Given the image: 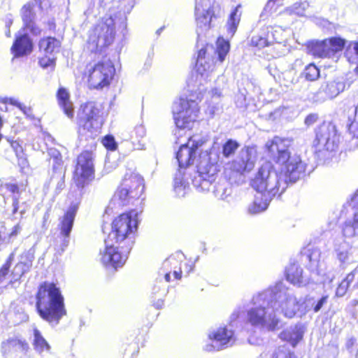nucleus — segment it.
Returning a JSON list of instances; mask_svg holds the SVG:
<instances>
[{
    "mask_svg": "<svg viewBox=\"0 0 358 358\" xmlns=\"http://www.w3.org/2000/svg\"><path fill=\"white\" fill-rule=\"evenodd\" d=\"M310 301L308 296L298 299L292 289L278 282L253 297L254 307L248 310V322L253 327L273 331L280 323L278 314L289 319L296 314L305 315L310 310Z\"/></svg>",
    "mask_w": 358,
    "mask_h": 358,
    "instance_id": "obj_1",
    "label": "nucleus"
},
{
    "mask_svg": "<svg viewBox=\"0 0 358 358\" xmlns=\"http://www.w3.org/2000/svg\"><path fill=\"white\" fill-rule=\"evenodd\" d=\"M136 210L122 213L112 223V229L105 240V248L100 250V261L106 267H122L134 244L138 227Z\"/></svg>",
    "mask_w": 358,
    "mask_h": 358,
    "instance_id": "obj_2",
    "label": "nucleus"
},
{
    "mask_svg": "<svg viewBox=\"0 0 358 358\" xmlns=\"http://www.w3.org/2000/svg\"><path fill=\"white\" fill-rule=\"evenodd\" d=\"M207 48H202L198 52L196 69L193 74L194 83L193 87H198L194 94L180 96L176 100L172 106V113L176 127L180 129H189L196 120L199 113V102L202 99L200 86L204 85L214 71L213 60L206 56Z\"/></svg>",
    "mask_w": 358,
    "mask_h": 358,
    "instance_id": "obj_3",
    "label": "nucleus"
},
{
    "mask_svg": "<svg viewBox=\"0 0 358 358\" xmlns=\"http://www.w3.org/2000/svg\"><path fill=\"white\" fill-rule=\"evenodd\" d=\"M252 187L261 194L256 196L254 202L248 208L251 215L265 210L272 198L282 194L287 187V180L282 173L278 172L273 166L266 162L261 166L251 180Z\"/></svg>",
    "mask_w": 358,
    "mask_h": 358,
    "instance_id": "obj_4",
    "label": "nucleus"
},
{
    "mask_svg": "<svg viewBox=\"0 0 358 358\" xmlns=\"http://www.w3.org/2000/svg\"><path fill=\"white\" fill-rule=\"evenodd\" d=\"M36 300L39 315L52 325L57 324L66 314L64 297L54 283H43L38 288Z\"/></svg>",
    "mask_w": 358,
    "mask_h": 358,
    "instance_id": "obj_5",
    "label": "nucleus"
},
{
    "mask_svg": "<svg viewBox=\"0 0 358 358\" xmlns=\"http://www.w3.org/2000/svg\"><path fill=\"white\" fill-rule=\"evenodd\" d=\"M290 141L286 138L275 136L266 143L268 155L277 164L285 166V179L289 178L290 181L295 182L304 174L306 164L299 155H290L289 147Z\"/></svg>",
    "mask_w": 358,
    "mask_h": 358,
    "instance_id": "obj_6",
    "label": "nucleus"
},
{
    "mask_svg": "<svg viewBox=\"0 0 358 358\" xmlns=\"http://www.w3.org/2000/svg\"><path fill=\"white\" fill-rule=\"evenodd\" d=\"M217 156L213 153L205 154L201 157L197 171L192 178V185L198 192H208L215 182L217 173Z\"/></svg>",
    "mask_w": 358,
    "mask_h": 358,
    "instance_id": "obj_7",
    "label": "nucleus"
},
{
    "mask_svg": "<svg viewBox=\"0 0 358 358\" xmlns=\"http://www.w3.org/2000/svg\"><path fill=\"white\" fill-rule=\"evenodd\" d=\"M115 20L108 15L103 17L90 31L87 49L93 52L110 45L115 35Z\"/></svg>",
    "mask_w": 358,
    "mask_h": 358,
    "instance_id": "obj_8",
    "label": "nucleus"
},
{
    "mask_svg": "<svg viewBox=\"0 0 358 358\" xmlns=\"http://www.w3.org/2000/svg\"><path fill=\"white\" fill-rule=\"evenodd\" d=\"M78 124L80 134L90 138L96 136L103 124L99 105L91 101L81 106Z\"/></svg>",
    "mask_w": 358,
    "mask_h": 358,
    "instance_id": "obj_9",
    "label": "nucleus"
},
{
    "mask_svg": "<svg viewBox=\"0 0 358 358\" xmlns=\"http://www.w3.org/2000/svg\"><path fill=\"white\" fill-rule=\"evenodd\" d=\"M257 158V150L253 147H245L241 150L237 157L229 163L224 170L226 176L232 180L245 171H250L255 166Z\"/></svg>",
    "mask_w": 358,
    "mask_h": 358,
    "instance_id": "obj_10",
    "label": "nucleus"
},
{
    "mask_svg": "<svg viewBox=\"0 0 358 358\" xmlns=\"http://www.w3.org/2000/svg\"><path fill=\"white\" fill-rule=\"evenodd\" d=\"M115 69L110 60L97 62L88 69V83L91 87L102 89L110 85Z\"/></svg>",
    "mask_w": 358,
    "mask_h": 358,
    "instance_id": "obj_11",
    "label": "nucleus"
},
{
    "mask_svg": "<svg viewBox=\"0 0 358 358\" xmlns=\"http://www.w3.org/2000/svg\"><path fill=\"white\" fill-rule=\"evenodd\" d=\"M340 135L335 125L321 126L316 132L313 146L316 151L334 152L338 148Z\"/></svg>",
    "mask_w": 358,
    "mask_h": 358,
    "instance_id": "obj_12",
    "label": "nucleus"
},
{
    "mask_svg": "<svg viewBox=\"0 0 358 358\" xmlns=\"http://www.w3.org/2000/svg\"><path fill=\"white\" fill-rule=\"evenodd\" d=\"M208 342L203 346L206 352L220 351L231 347L236 342L233 330L226 327H220L210 331L208 334Z\"/></svg>",
    "mask_w": 358,
    "mask_h": 358,
    "instance_id": "obj_13",
    "label": "nucleus"
},
{
    "mask_svg": "<svg viewBox=\"0 0 358 358\" xmlns=\"http://www.w3.org/2000/svg\"><path fill=\"white\" fill-rule=\"evenodd\" d=\"M345 45V41L339 37H332L323 41L313 42L309 46V52L315 57L337 59L336 54Z\"/></svg>",
    "mask_w": 358,
    "mask_h": 358,
    "instance_id": "obj_14",
    "label": "nucleus"
},
{
    "mask_svg": "<svg viewBox=\"0 0 358 358\" xmlns=\"http://www.w3.org/2000/svg\"><path fill=\"white\" fill-rule=\"evenodd\" d=\"M94 154L89 151H85L78 157L74 179L78 185H83L85 180L93 176L94 172Z\"/></svg>",
    "mask_w": 358,
    "mask_h": 358,
    "instance_id": "obj_15",
    "label": "nucleus"
},
{
    "mask_svg": "<svg viewBox=\"0 0 358 358\" xmlns=\"http://www.w3.org/2000/svg\"><path fill=\"white\" fill-rule=\"evenodd\" d=\"M214 13L210 0H196L194 15L198 29L201 31L210 28Z\"/></svg>",
    "mask_w": 358,
    "mask_h": 358,
    "instance_id": "obj_16",
    "label": "nucleus"
},
{
    "mask_svg": "<svg viewBox=\"0 0 358 358\" xmlns=\"http://www.w3.org/2000/svg\"><path fill=\"white\" fill-rule=\"evenodd\" d=\"M345 89V83L339 79L328 81L321 85L315 97L316 101H319L332 99L343 92Z\"/></svg>",
    "mask_w": 358,
    "mask_h": 358,
    "instance_id": "obj_17",
    "label": "nucleus"
},
{
    "mask_svg": "<svg viewBox=\"0 0 358 358\" xmlns=\"http://www.w3.org/2000/svg\"><path fill=\"white\" fill-rule=\"evenodd\" d=\"M78 209V203L71 204L64 215L60 218L59 228L60 234L64 238L62 243V250L69 245V236L71 231Z\"/></svg>",
    "mask_w": 358,
    "mask_h": 358,
    "instance_id": "obj_18",
    "label": "nucleus"
},
{
    "mask_svg": "<svg viewBox=\"0 0 358 358\" xmlns=\"http://www.w3.org/2000/svg\"><path fill=\"white\" fill-rule=\"evenodd\" d=\"M185 259L184 255L178 252L174 255L168 257L162 264V269L165 272L164 278L166 282L171 280L170 273L173 271V274L176 279H180L182 274V262Z\"/></svg>",
    "mask_w": 358,
    "mask_h": 358,
    "instance_id": "obj_19",
    "label": "nucleus"
},
{
    "mask_svg": "<svg viewBox=\"0 0 358 358\" xmlns=\"http://www.w3.org/2000/svg\"><path fill=\"white\" fill-rule=\"evenodd\" d=\"M31 343L35 352L41 358H48L52 354V347L40 330L33 327Z\"/></svg>",
    "mask_w": 358,
    "mask_h": 358,
    "instance_id": "obj_20",
    "label": "nucleus"
},
{
    "mask_svg": "<svg viewBox=\"0 0 358 358\" xmlns=\"http://www.w3.org/2000/svg\"><path fill=\"white\" fill-rule=\"evenodd\" d=\"M196 146H194V143L191 138H189L187 143L180 145L176 155L179 170H182L193 162L196 156Z\"/></svg>",
    "mask_w": 358,
    "mask_h": 358,
    "instance_id": "obj_21",
    "label": "nucleus"
},
{
    "mask_svg": "<svg viewBox=\"0 0 358 358\" xmlns=\"http://www.w3.org/2000/svg\"><path fill=\"white\" fill-rule=\"evenodd\" d=\"M334 250L337 259L343 267L357 261V257L355 254V250L345 241L339 243L336 242L334 245Z\"/></svg>",
    "mask_w": 358,
    "mask_h": 358,
    "instance_id": "obj_22",
    "label": "nucleus"
},
{
    "mask_svg": "<svg viewBox=\"0 0 358 358\" xmlns=\"http://www.w3.org/2000/svg\"><path fill=\"white\" fill-rule=\"evenodd\" d=\"M121 185L129 189L134 197H140L143 192V179L136 173H127Z\"/></svg>",
    "mask_w": 358,
    "mask_h": 358,
    "instance_id": "obj_23",
    "label": "nucleus"
},
{
    "mask_svg": "<svg viewBox=\"0 0 358 358\" xmlns=\"http://www.w3.org/2000/svg\"><path fill=\"white\" fill-rule=\"evenodd\" d=\"M192 176L179 170L174 178L173 191L178 197H184L190 190L189 178Z\"/></svg>",
    "mask_w": 358,
    "mask_h": 358,
    "instance_id": "obj_24",
    "label": "nucleus"
},
{
    "mask_svg": "<svg viewBox=\"0 0 358 358\" xmlns=\"http://www.w3.org/2000/svg\"><path fill=\"white\" fill-rule=\"evenodd\" d=\"M287 280L294 285L303 287L309 283V278L303 275V271L296 264H290L286 270Z\"/></svg>",
    "mask_w": 358,
    "mask_h": 358,
    "instance_id": "obj_25",
    "label": "nucleus"
},
{
    "mask_svg": "<svg viewBox=\"0 0 358 358\" xmlns=\"http://www.w3.org/2000/svg\"><path fill=\"white\" fill-rule=\"evenodd\" d=\"M32 42L27 34L17 36L11 48L15 57H20L29 54L32 50Z\"/></svg>",
    "mask_w": 358,
    "mask_h": 358,
    "instance_id": "obj_26",
    "label": "nucleus"
},
{
    "mask_svg": "<svg viewBox=\"0 0 358 358\" xmlns=\"http://www.w3.org/2000/svg\"><path fill=\"white\" fill-rule=\"evenodd\" d=\"M57 97L59 105L65 115L69 118H73L74 108L73 103L70 101V94L67 90L64 87H60L57 91Z\"/></svg>",
    "mask_w": 358,
    "mask_h": 358,
    "instance_id": "obj_27",
    "label": "nucleus"
},
{
    "mask_svg": "<svg viewBox=\"0 0 358 358\" xmlns=\"http://www.w3.org/2000/svg\"><path fill=\"white\" fill-rule=\"evenodd\" d=\"M241 17V6H237L231 13L225 25L227 38H231L235 34Z\"/></svg>",
    "mask_w": 358,
    "mask_h": 358,
    "instance_id": "obj_28",
    "label": "nucleus"
},
{
    "mask_svg": "<svg viewBox=\"0 0 358 358\" xmlns=\"http://www.w3.org/2000/svg\"><path fill=\"white\" fill-rule=\"evenodd\" d=\"M61 42L54 37L43 38L39 42V48L45 55H54L59 52Z\"/></svg>",
    "mask_w": 358,
    "mask_h": 358,
    "instance_id": "obj_29",
    "label": "nucleus"
},
{
    "mask_svg": "<svg viewBox=\"0 0 358 358\" xmlns=\"http://www.w3.org/2000/svg\"><path fill=\"white\" fill-rule=\"evenodd\" d=\"M342 231L343 235L348 238L358 236V211L353 215L352 220L344 223Z\"/></svg>",
    "mask_w": 358,
    "mask_h": 358,
    "instance_id": "obj_30",
    "label": "nucleus"
},
{
    "mask_svg": "<svg viewBox=\"0 0 358 358\" xmlns=\"http://www.w3.org/2000/svg\"><path fill=\"white\" fill-rule=\"evenodd\" d=\"M29 349V344L20 339H10L2 343V351L4 354L10 351H27Z\"/></svg>",
    "mask_w": 358,
    "mask_h": 358,
    "instance_id": "obj_31",
    "label": "nucleus"
},
{
    "mask_svg": "<svg viewBox=\"0 0 358 358\" xmlns=\"http://www.w3.org/2000/svg\"><path fill=\"white\" fill-rule=\"evenodd\" d=\"M1 190H6L7 192L13 194L12 196V200H13V214H15L19 209V199H20V190L17 185L13 184V183H9L6 182L4 184H2L1 186Z\"/></svg>",
    "mask_w": 358,
    "mask_h": 358,
    "instance_id": "obj_32",
    "label": "nucleus"
},
{
    "mask_svg": "<svg viewBox=\"0 0 358 358\" xmlns=\"http://www.w3.org/2000/svg\"><path fill=\"white\" fill-rule=\"evenodd\" d=\"M10 146L15 153V156L17 159L18 166L22 170L28 166V160L24 152L22 145L17 141H13L10 143Z\"/></svg>",
    "mask_w": 358,
    "mask_h": 358,
    "instance_id": "obj_33",
    "label": "nucleus"
},
{
    "mask_svg": "<svg viewBox=\"0 0 358 358\" xmlns=\"http://www.w3.org/2000/svg\"><path fill=\"white\" fill-rule=\"evenodd\" d=\"M216 53L218 55V59L222 63L227 55L230 45L228 40L224 39L222 37H220L217 40L216 43Z\"/></svg>",
    "mask_w": 358,
    "mask_h": 358,
    "instance_id": "obj_34",
    "label": "nucleus"
},
{
    "mask_svg": "<svg viewBox=\"0 0 358 358\" xmlns=\"http://www.w3.org/2000/svg\"><path fill=\"white\" fill-rule=\"evenodd\" d=\"M358 273V268H356L352 273H349L346 278L339 284L336 291V296L341 297L345 295L348 288L355 278V274Z\"/></svg>",
    "mask_w": 358,
    "mask_h": 358,
    "instance_id": "obj_35",
    "label": "nucleus"
},
{
    "mask_svg": "<svg viewBox=\"0 0 358 358\" xmlns=\"http://www.w3.org/2000/svg\"><path fill=\"white\" fill-rule=\"evenodd\" d=\"M309 7V3L306 1H300L294 3L292 6L287 7L285 12L289 15H296L298 16L306 15V11Z\"/></svg>",
    "mask_w": 358,
    "mask_h": 358,
    "instance_id": "obj_36",
    "label": "nucleus"
},
{
    "mask_svg": "<svg viewBox=\"0 0 358 358\" xmlns=\"http://www.w3.org/2000/svg\"><path fill=\"white\" fill-rule=\"evenodd\" d=\"M293 355L285 346H280L268 354H262L259 358H292Z\"/></svg>",
    "mask_w": 358,
    "mask_h": 358,
    "instance_id": "obj_37",
    "label": "nucleus"
},
{
    "mask_svg": "<svg viewBox=\"0 0 358 358\" xmlns=\"http://www.w3.org/2000/svg\"><path fill=\"white\" fill-rule=\"evenodd\" d=\"M115 197L119 199L120 204L122 206L129 203L132 199L138 198L132 196L131 195V191L122 185L116 192Z\"/></svg>",
    "mask_w": 358,
    "mask_h": 358,
    "instance_id": "obj_38",
    "label": "nucleus"
},
{
    "mask_svg": "<svg viewBox=\"0 0 358 358\" xmlns=\"http://www.w3.org/2000/svg\"><path fill=\"white\" fill-rule=\"evenodd\" d=\"M303 75L306 80L308 81H315L320 76V70L313 64L308 65L303 72Z\"/></svg>",
    "mask_w": 358,
    "mask_h": 358,
    "instance_id": "obj_39",
    "label": "nucleus"
},
{
    "mask_svg": "<svg viewBox=\"0 0 358 358\" xmlns=\"http://www.w3.org/2000/svg\"><path fill=\"white\" fill-rule=\"evenodd\" d=\"M22 17L26 27H31L34 18L32 7L30 4L24 5L21 10Z\"/></svg>",
    "mask_w": 358,
    "mask_h": 358,
    "instance_id": "obj_40",
    "label": "nucleus"
},
{
    "mask_svg": "<svg viewBox=\"0 0 358 358\" xmlns=\"http://www.w3.org/2000/svg\"><path fill=\"white\" fill-rule=\"evenodd\" d=\"M48 152L50 158L53 160V169H61L62 166V159L60 152L55 148H48Z\"/></svg>",
    "mask_w": 358,
    "mask_h": 358,
    "instance_id": "obj_41",
    "label": "nucleus"
},
{
    "mask_svg": "<svg viewBox=\"0 0 358 358\" xmlns=\"http://www.w3.org/2000/svg\"><path fill=\"white\" fill-rule=\"evenodd\" d=\"M270 42L271 37L269 34H267L266 36L255 35L253 36L251 39V44L253 46L258 47L259 48L268 45Z\"/></svg>",
    "mask_w": 358,
    "mask_h": 358,
    "instance_id": "obj_42",
    "label": "nucleus"
},
{
    "mask_svg": "<svg viewBox=\"0 0 358 358\" xmlns=\"http://www.w3.org/2000/svg\"><path fill=\"white\" fill-rule=\"evenodd\" d=\"M266 31L267 34H269L271 37L270 44L273 42L280 43L282 40L283 31L281 28L267 27Z\"/></svg>",
    "mask_w": 358,
    "mask_h": 358,
    "instance_id": "obj_43",
    "label": "nucleus"
},
{
    "mask_svg": "<svg viewBox=\"0 0 358 358\" xmlns=\"http://www.w3.org/2000/svg\"><path fill=\"white\" fill-rule=\"evenodd\" d=\"M238 143L231 139L228 140L223 145L222 154L224 157H228L235 152L238 149Z\"/></svg>",
    "mask_w": 358,
    "mask_h": 358,
    "instance_id": "obj_44",
    "label": "nucleus"
},
{
    "mask_svg": "<svg viewBox=\"0 0 358 358\" xmlns=\"http://www.w3.org/2000/svg\"><path fill=\"white\" fill-rule=\"evenodd\" d=\"M35 250L34 248H30L29 250L22 254L20 257V262L25 264L27 268H30L32 265V262L34 259Z\"/></svg>",
    "mask_w": 358,
    "mask_h": 358,
    "instance_id": "obj_45",
    "label": "nucleus"
},
{
    "mask_svg": "<svg viewBox=\"0 0 358 358\" xmlns=\"http://www.w3.org/2000/svg\"><path fill=\"white\" fill-rule=\"evenodd\" d=\"M29 270V268H27L25 267V264L20 262L18 264H16V266L14 267L13 270V278L10 280V282L18 280L22 277V275L24 273L27 272Z\"/></svg>",
    "mask_w": 358,
    "mask_h": 358,
    "instance_id": "obj_46",
    "label": "nucleus"
},
{
    "mask_svg": "<svg viewBox=\"0 0 358 358\" xmlns=\"http://www.w3.org/2000/svg\"><path fill=\"white\" fill-rule=\"evenodd\" d=\"M303 331L301 327H295L289 333V341L293 346L301 341L303 338Z\"/></svg>",
    "mask_w": 358,
    "mask_h": 358,
    "instance_id": "obj_47",
    "label": "nucleus"
},
{
    "mask_svg": "<svg viewBox=\"0 0 358 358\" xmlns=\"http://www.w3.org/2000/svg\"><path fill=\"white\" fill-rule=\"evenodd\" d=\"M39 64L43 69L48 67L53 69L55 66V57L54 55H45L39 59Z\"/></svg>",
    "mask_w": 358,
    "mask_h": 358,
    "instance_id": "obj_48",
    "label": "nucleus"
},
{
    "mask_svg": "<svg viewBox=\"0 0 358 358\" xmlns=\"http://www.w3.org/2000/svg\"><path fill=\"white\" fill-rule=\"evenodd\" d=\"M348 131L353 138H358V106L355 109V120L348 126Z\"/></svg>",
    "mask_w": 358,
    "mask_h": 358,
    "instance_id": "obj_49",
    "label": "nucleus"
},
{
    "mask_svg": "<svg viewBox=\"0 0 358 358\" xmlns=\"http://www.w3.org/2000/svg\"><path fill=\"white\" fill-rule=\"evenodd\" d=\"M215 194L220 199H226L231 194V189L224 185H219L215 189Z\"/></svg>",
    "mask_w": 358,
    "mask_h": 358,
    "instance_id": "obj_50",
    "label": "nucleus"
},
{
    "mask_svg": "<svg viewBox=\"0 0 358 358\" xmlns=\"http://www.w3.org/2000/svg\"><path fill=\"white\" fill-rule=\"evenodd\" d=\"M352 48L355 51V55L350 56V52L348 50L345 56L350 63L356 64L355 69L358 70V41L352 44Z\"/></svg>",
    "mask_w": 358,
    "mask_h": 358,
    "instance_id": "obj_51",
    "label": "nucleus"
},
{
    "mask_svg": "<svg viewBox=\"0 0 358 358\" xmlns=\"http://www.w3.org/2000/svg\"><path fill=\"white\" fill-rule=\"evenodd\" d=\"M145 135V129L143 124L136 125L131 131V137L140 138Z\"/></svg>",
    "mask_w": 358,
    "mask_h": 358,
    "instance_id": "obj_52",
    "label": "nucleus"
},
{
    "mask_svg": "<svg viewBox=\"0 0 358 358\" xmlns=\"http://www.w3.org/2000/svg\"><path fill=\"white\" fill-rule=\"evenodd\" d=\"M103 145L108 150H115L117 147L114 138L111 136H106L103 139Z\"/></svg>",
    "mask_w": 358,
    "mask_h": 358,
    "instance_id": "obj_53",
    "label": "nucleus"
},
{
    "mask_svg": "<svg viewBox=\"0 0 358 358\" xmlns=\"http://www.w3.org/2000/svg\"><path fill=\"white\" fill-rule=\"evenodd\" d=\"M328 300V296H323L320 299L317 301L315 305L313 306V310L315 313L319 312L324 304L327 303Z\"/></svg>",
    "mask_w": 358,
    "mask_h": 358,
    "instance_id": "obj_54",
    "label": "nucleus"
},
{
    "mask_svg": "<svg viewBox=\"0 0 358 358\" xmlns=\"http://www.w3.org/2000/svg\"><path fill=\"white\" fill-rule=\"evenodd\" d=\"M318 117L316 114H309L305 119V124L307 126L313 125L317 120Z\"/></svg>",
    "mask_w": 358,
    "mask_h": 358,
    "instance_id": "obj_55",
    "label": "nucleus"
},
{
    "mask_svg": "<svg viewBox=\"0 0 358 358\" xmlns=\"http://www.w3.org/2000/svg\"><path fill=\"white\" fill-rule=\"evenodd\" d=\"M209 94L210 95V96L213 99L216 101V100L219 99L220 98V96H222V91L220 89L214 88V89H212L211 91L209 92Z\"/></svg>",
    "mask_w": 358,
    "mask_h": 358,
    "instance_id": "obj_56",
    "label": "nucleus"
},
{
    "mask_svg": "<svg viewBox=\"0 0 358 358\" xmlns=\"http://www.w3.org/2000/svg\"><path fill=\"white\" fill-rule=\"evenodd\" d=\"M4 102L10 105L15 106L18 108L21 106V103L17 99L13 97L6 98Z\"/></svg>",
    "mask_w": 358,
    "mask_h": 358,
    "instance_id": "obj_57",
    "label": "nucleus"
},
{
    "mask_svg": "<svg viewBox=\"0 0 358 358\" xmlns=\"http://www.w3.org/2000/svg\"><path fill=\"white\" fill-rule=\"evenodd\" d=\"M282 0H268L265 6L264 10L268 12L271 11L275 3H280Z\"/></svg>",
    "mask_w": 358,
    "mask_h": 358,
    "instance_id": "obj_58",
    "label": "nucleus"
},
{
    "mask_svg": "<svg viewBox=\"0 0 358 358\" xmlns=\"http://www.w3.org/2000/svg\"><path fill=\"white\" fill-rule=\"evenodd\" d=\"M350 205L352 207H357L358 206V189L357 192L354 194L351 199Z\"/></svg>",
    "mask_w": 358,
    "mask_h": 358,
    "instance_id": "obj_59",
    "label": "nucleus"
},
{
    "mask_svg": "<svg viewBox=\"0 0 358 358\" xmlns=\"http://www.w3.org/2000/svg\"><path fill=\"white\" fill-rule=\"evenodd\" d=\"M19 109L26 115H30L31 113V109L30 107H27L23 104L19 108Z\"/></svg>",
    "mask_w": 358,
    "mask_h": 358,
    "instance_id": "obj_60",
    "label": "nucleus"
},
{
    "mask_svg": "<svg viewBox=\"0 0 358 358\" xmlns=\"http://www.w3.org/2000/svg\"><path fill=\"white\" fill-rule=\"evenodd\" d=\"M182 269L188 274L193 269V266L185 262L183 264H182Z\"/></svg>",
    "mask_w": 358,
    "mask_h": 358,
    "instance_id": "obj_61",
    "label": "nucleus"
},
{
    "mask_svg": "<svg viewBox=\"0 0 358 358\" xmlns=\"http://www.w3.org/2000/svg\"><path fill=\"white\" fill-rule=\"evenodd\" d=\"M120 29H122V32L123 34H124V31H126L127 29V23L124 20L122 21L120 24Z\"/></svg>",
    "mask_w": 358,
    "mask_h": 358,
    "instance_id": "obj_62",
    "label": "nucleus"
},
{
    "mask_svg": "<svg viewBox=\"0 0 358 358\" xmlns=\"http://www.w3.org/2000/svg\"><path fill=\"white\" fill-rule=\"evenodd\" d=\"M351 305L353 306H356L358 305V300L357 299H353L351 301Z\"/></svg>",
    "mask_w": 358,
    "mask_h": 358,
    "instance_id": "obj_63",
    "label": "nucleus"
},
{
    "mask_svg": "<svg viewBox=\"0 0 358 358\" xmlns=\"http://www.w3.org/2000/svg\"><path fill=\"white\" fill-rule=\"evenodd\" d=\"M25 209L20 210V213L21 214V215H22L25 213Z\"/></svg>",
    "mask_w": 358,
    "mask_h": 358,
    "instance_id": "obj_64",
    "label": "nucleus"
}]
</instances>
